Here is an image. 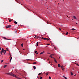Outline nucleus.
Returning <instances> with one entry per match:
<instances>
[{"mask_svg": "<svg viewBox=\"0 0 79 79\" xmlns=\"http://www.w3.org/2000/svg\"><path fill=\"white\" fill-rule=\"evenodd\" d=\"M6 27L7 28H10L11 27V25H7L6 26Z\"/></svg>", "mask_w": 79, "mask_h": 79, "instance_id": "2", "label": "nucleus"}, {"mask_svg": "<svg viewBox=\"0 0 79 79\" xmlns=\"http://www.w3.org/2000/svg\"><path fill=\"white\" fill-rule=\"evenodd\" d=\"M37 38L39 39H42V38L39 36H37Z\"/></svg>", "mask_w": 79, "mask_h": 79, "instance_id": "7", "label": "nucleus"}, {"mask_svg": "<svg viewBox=\"0 0 79 79\" xmlns=\"http://www.w3.org/2000/svg\"><path fill=\"white\" fill-rule=\"evenodd\" d=\"M62 70L64 71V69L63 68L62 69Z\"/></svg>", "mask_w": 79, "mask_h": 79, "instance_id": "27", "label": "nucleus"}, {"mask_svg": "<svg viewBox=\"0 0 79 79\" xmlns=\"http://www.w3.org/2000/svg\"><path fill=\"white\" fill-rule=\"evenodd\" d=\"M17 2L18 3H19V2H18V1H17Z\"/></svg>", "mask_w": 79, "mask_h": 79, "instance_id": "43", "label": "nucleus"}, {"mask_svg": "<svg viewBox=\"0 0 79 79\" xmlns=\"http://www.w3.org/2000/svg\"><path fill=\"white\" fill-rule=\"evenodd\" d=\"M48 60H49V59H48Z\"/></svg>", "mask_w": 79, "mask_h": 79, "instance_id": "49", "label": "nucleus"}, {"mask_svg": "<svg viewBox=\"0 0 79 79\" xmlns=\"http://www.w3.org/2000/svg\"><path fill=\"white\" fill-rule=\"evenodd\" d=\"M7 66V65H4V68H6Z\"/></svg>", "mask_w": 79, "mask_h": 79, "instance_id": "28", "label": "nucleus"}, {"mask_svg": "<svg viewBox=\"0 0 79 79\" xmlns=\"http://www.w3.org/2000/svg\"><path fill=\"white\" fill-rule=\"evenodd\" d=\"M73 18H74V19H76V17H75V16H73Z\"/></svg>", "mask_w": 79, "mask_h": 79, "instance_id": "22", "label": "nucleus"}, {"mask_svg": "<svg viewBox=\"0 0 79 79\" xmlns=\"http://www.w3.org/2000/svg\"><path fill=\"white\" fill-rule=\"evenodd\" d=\"M47 53L49 54H50L48 53Z\"/></svg>", "mask_w": 79, "mask_h": 79, "instance_id": "46", "label": "nucleus"}, {"mask_svg": "<svg viewBox=\"0 0 79 79\" xmlns=\"http://www.w3.org/2000/svg\"><path fill=\"white\" fill-rule=\"evenodd\" d=\"M2 52V53H4V55H5L6 53V50H5L4 51H1Z\"/></svg>", "mask_w": 79, "mask_h": 79, "instance_id": "4", "label": "nucleus"}, {"mask_svg": "<svg viewBox=\"0 0 79 79\" xmlns=\"http://www.w3.org/2000/svg\"><path fill=\"white\" fill-rule=\"evenodd\" d=\"M38 36L36 35V39L37 38Z\"/></svg>", "mask_w": 79, "mask_h": 79, "instance_id": "37", "label": "nucleus"}, {"mask_svg": "<svg viewBox=\"0 0 79 79\" xmlns=\"http://www.w3.org/2000/svg\"><path fill=\"white\" fill-rule=\"evenodd\" d=\"M59 79H60V78H59Z\"/></svg>", "mask_w": 79, "mask_h": 79, "instance_id": "64", "label": "nucleus"}, {"mask_svg": "<svg viewBox=\"0 0 79 79\" xmlns=\"http://www.w3.org/2000/svg\"><path fill=\"white\" fill-rule=\"evenodd\" d=\"M37 63L36 62H34L33 63V64H36Z\"/></svg>", "mask_w": 79, "mask_h": 79, "instance_id": "19", "label": "nucleus"}, {"mask_svg": "<svg viewBox=\"0 0 79 79\" xmlns=\"http://www.w3.org/2000/svg\"><path fill=\"white\" fill-rule=\"evenodd\" d=\"M79 39V37L78 38H77V39Z\"/></svg>", "mask_w": 79, "mask_h": 79, "instance_id": "50", "label": "nucleus"}, {"mask_svg": "<svg viewBox=\"0 0 79 79\" xmlns=\"http://www.w3.org/2000/svg\"><path fill=\"white\" fill-rule=\"evenodd\" d=\"M1 50V48L0 47V50Z\"/></svg>", "mask_w": 79, "mask_h": 79, "instance_id": "47", "label": "nucleus"}, {"mask_svg": "<svg viewBox=\"0 0 79 79\" xmlns=\"http://www.w3.org/2000/svg\"><path fill=\"white\" fill-rule=\"evenodd\" d=\"M44 53V51L43 52H41V53H40V55H41V54H42Z\"/></svg>", "mask_w": 79, "mask_h": 79, "instance_id": "10", "label": "nucleus"}, {"mask_svg": "<svg viewBox=\"0 0 79 79\" xmlns=\"http://www.w3.org/2000/svg\"><path fill=\"white\" fill-rule=\"evenodd\" d=\"M77 73H79V72L78 71V72H77Z\"/></svg>", "mask_w": 79, "mask_h": 79, "instance_id": "51", "label": "nucleus"}, {"mask_svg": "<svg viewBox=\"0 0 79 79\" xmlns=\"http://www.w3.org/2000/svg\"><path fill=\"white\" fill-rule=\"evenodd\" d=\"M58 67H60V64H58Z\"/></svg>", "mask_w": 79, "mask_h": 79, "instance_id": "11", "label": "nucleus"}, {"mask_svg": "<svg viewBox=\"0 0 79 79\" xmlns=\"http://www.w3.org/2000/svg\"><path fill=\"white\" fill-rule=\"evenodd\" d=\"M18 79H20V78H18Z\"/></svg>", "mask_w": 79, "mask_h": 79, "instance_id": "52", "label": "nucleus"}, {"mask_svg": "<svg viewBox=\"0 0 79 79\" xmlns=\"http://www.w3.org/2000/svg\"><path fill=\"white\" fill-rule=\"evenodd\" d=\"M49 63H50V62H49Z\"/></svg>", "mask_w": 79, "mask_h": 79, "instance_id": "59", "label": "nucleus"}, {"mask_svg": "<svg viewBox=\"0 0 79 79\" xmlns=\"http://www.w3.org/2000/svg\"><path fill=\"white\" fill-rule=\"evenodd\" d=\"M76 24H77V23H76Z\"/></svg>", "mask_w": 79, "mask_h": 79, "instance_id": "57", "label": "nucleus"}, {"mask_svg": "<svg viewBox=\"0 0 79 79\" xmlns=\"http://www.w3.org/2000/svg\"><path fill=\"white\" fill-rule=\"evenodd\" d=\"M25 50L24 49H23V50Z\"/></svg>", "mask_w": 79, "mask_h": 79, "instance_id": "53", "label": "nucleus"}, {"mask_svg": "<svg viewBox=\"0 0 79 79\" xmlns=\"http://www.w3.org/2000/svg\"><path fill=\"white\" fill-rule=\"evenodd\" d=\"M61 69H63V66H61Z\"/></svg>", "mask_w": 79, "mask_h": 79, "instance_id": "21", "label": "nucleus"}, {"mask_svg": "<svg viewBox=\"0 0 79 79\" xmlns=\"http://www.w3.org/2000/svg\"><path fill=\"white\" fill-rule=\"evenodd\" d=\"M60 57H59V58L60 59Z\"/></svg>", "mask_w": 79, "mask_h": 79, "instance_id": "63", "label": "nucleus"}, {"mask_svg": "<svg viewBox=\"0 0 79 79\" xmlns=\"http://www.w3.org/2000/svg\"><path fill=\"white\" fill-rule=\"evenodd\" d=\"M12 21V20H11V19H10V20H9V22H11Z\"/></svg>", "mask_w": 79, "mask_h": 79, "instance_id": "18", "label": "nucleus"}, {"mask_svg": "<svg viewBox=\"0 0 79 79\" xmlns=\"http://www.w3.org/2000/svg\"><path fill=\"white\" fill-rule=\"evenodd\" d=\"M2 51H4L5 50H4V49L3 48H2Z\"/></svg>", "mask_w": 79, "mask_h": 79, "instance_id": "17", "label": "nucleus"}, {"mask_svg": "<svg viewBox=\"0 0 79 79\" xmlns=\"http://www.w3.org/2000/svg\"><path fill=\"white\" fill-rule=\"evenodd\" d=\"M11 55H10V57H11Z\"/></svg>", "mask_w": 79, "mask_h": 79, "instance_id": "54", "label": "nucleus"}, {"mask_svg": "<svg viewBox=\"0 0 79 79\" xmlns=\"http://www.w3.org/2000/svg\"><path fill=\"white\" fill-rule=\"evenodd\" d=\"M38 54V53H36V54Z\"/></svg>", "mask_w": 79, "mask_h": 79, "instance_id": "44", "label": "nucleus"}, {"mask_svg": "<svg viewBox=\"0 0 79 79\" xmlns=\"http://www.w3.org/2000/svg\"><path fill=\"white\" fill-rule=\"evenodd\" d=\"M62 77H63L64 78H65V76H64V75Z\"/></svg>", "mask_w": 79, "mask_h": 79, "instance_id": "32", "label": "nucleus"}, {"mask_svg": "<svg viewBox=\"0 0 79 79\" xmlns=\"http://www.w3.org/2000/svg\"><path fill=\"white\" fill-rule=\"evenodd\" d=\"M49 79H51V77H49Z\"/></svg>", "mask_w": 79, "mask_h": 79, "instance_id": "33", "label": "nucleus"}, {"mask_svg": "<svg viewBox=\"0 0 79 79\" xmlns=\"http://www.w3.org/2000/svg\"><path fill=\"white\" fill-rule=\"evenodd\" d=\"M44 40H49V41L50 40H49V39L47 38H44Z\"/></svg>", "mask_w": 79, "mask_h": 79, "instance_id": "6", "label": "nucleus"}, {"mask_svg": "<svg viewBox=\"0 0 79 79\" xmlns=\"http://www.w3.org/2000/svg\"><path fill=\"white\" fill-rule=\"evenodd\" d=\"M59 30H60V31L61 30V29H60V28H59Z\"/></svg>", "mask_w": 79, "mask_h": 79, "instance_id": "41", "label": "nucleus"}, {"mask_svg": "<svg viewBox=\"0 0 79 79\" xmlns=\"http://www.w3.org/2000/svg\"><path fill=\"white\" fill-rule=\"evenodd\" d=\"M37 37V35H35L34 36V37L35 38H36V37Z\"/></svg>", "mask_w": 79, "mask_h": 79, "instance_id": "14", "label": "nucleus"}, {"mask_svg": "<svg viewBox=\"0 0 79 79\" xmlns=\"http://www.w3.org/2000/svg\"><path fill=\"white\" fill-rule=\"evenodd\" d=\"M37 52V51H35V53H36Z\"/></svg>", "mask_w": 79, "mask_h": 79, "instance_id": "38", "label": "nucleus"}, {"mask_svg": "<svg viewBox=\"0 0 79 79\" xmlns=\"http://www.w3.org/2000/svg\"><path fill=\"white\" fill-rule=\"evenodd\" d=\"M68 34H69V32H66V35H68Z\"/></svg>", "mask_w": 79, "mask_h": 79, "instance_id": "15", "label": "nucleus"}, {"mask_svg": "<svg viewBox=\"0 0 79 79\" xmlns=\"http://www.w3.org/2000/svg\"><path fill=\"white\" fill-rule=\"evenodd\" d=\"M48 45H50V44H47Z\"/></svg>", "mask_w": 79, "mask_h": 79, "instance_id": "39", "label": "nucleus"}, {"mask_svg": "<svg viewBox=\"0 0 79 79\" xmlns=\"http://www.w3.org/2000/svg\"><path fill=\"white\" fill-rule=\"evenodd\" d=\"M48 73H47L46 74V75L47 76V75H48Z\"/></svg>", "mask_w": 79, "mask_h": 79, "instance_id": "25", "label": "nucleus"}, {"mask_svg": "<svg viewBox=\"0 0 79 79\" xmlns=\"http://www.w3.org/2000/svg\"><path fill=\"white\" fill-rule=\"evenodd\" d=\"M0 52H1V55H2V52H1V51H0Z\"/></svg>", "mask_w": 79, "mask_h": 79, "instance_id": "29", "label": "nucleus"}, {"mask_svg": "<svg viewBox=\"0 0 79 79\" xmlns=\"http://www.w3.org/2000/svg\"><path fill=\"white\" fill-rule=\"evenodd\" d=\"M53 58L54 59L55 62V63H57V62L56 61V59L55 58H54V57H53Z\"/></svg>", "mask_w": 79, "mask_h": 79, "instance_id": "5", "label": "nucleus"}, {"mask_svg": "<svg viewBox=\"0 0 79 79\" xmlns=\"http://www.w3.org/2000/svg\"><path fill=\"white\" fill-rule=\"evenodd\" d=\"M14 23L16 24H17L18 23L17 22H16V21H15L14 22Z\"/></svg>", "mask_w": 79, "mask_h": 79, "instance_id": "16", "label": "nucleus"}, {"mask_svg": "<svg viewBox=\"0 0 79 79\" xmlns=\"http://www.w3.org/2000/svg\"><path fill=\"white\" fill-rule=\"evenodd\" d=\"M21 46H22V47H23V43L22 44H21Z\"/></svg>", "mask_w": 79, "mask_h": 79, "instance_id": "20", "label": "nucleus"}, {"mask_svg": "<svg viewBox=\"0 0 79 79\" xmlns=\"http://www.w3.org/2000/svg\"><path fill=\"white\" fill-rule=\"evenodd\" d=\"M64 78L65 79H67V78L66 77H64Z\"/></svg>", "mask_w": 79, "mask_h": 79, "instance_id": "36", "label": "nucleus"}, {"mask_svg": "<svg viewBox=\"0 0 79 79\" xmlns=\"http://www.w3.org/2000/svg\"><path fill=\"white\" fill-rule=\"evenodd\" d=\"M13 73V72H11V73Z\"/></svg>", "mask_w": 79, "mask_h": 79, "instance_id": "61", "label": "nucleus"}, {"mask_svg": "<svg viewBox=\"0 0 79 79\" xmlns=\"http://www.w3.org/2000/svg\"><path fill=\"white\" fill-rule=\"evenodd\" d=\"M72 30L73 31H75V29H74V28H73L72 29Z\"/></svg>", "mask_w": 79, "mask_h": 79, "instance_id": "26", "label": "nucleus"}, {"mask_svg": "<svg viewBox=\"0 0 79 79\" xmlns=\"http://www.w3.org/2000/svg\"><path fill=\"white\" fill-rule=\"evenodd\" d=\"M6 49L7 50V51H8V48H6Z\"/></svg>", "mask_w": 79, "mask_h": 79, "instance_id": "45", "label": "nucleus"}, {"mask_svg": "<svg viewBox=\"0 0 79 79\" xmlns=\"http://www.w3.org/2000/svg\"><path fill=\"white\" fill-rule=\"evenodd\" d=\"M76 76V74H75L74 75V76Z\"/></svg>", "mask_w": 79, "mask_h": 79, "instance_id": "48", "label": "nucleus"}, {"mask_svg": "<svg viewBox=\"0 0 79 79\" xmlns=\"http://www.w3.org/2000/svg\"><path fill=\"white\" fill-rule=\"evenodd\" d=\"M3 39H4L5 40H11V39H7V38H6L5 37H4Z\"/></svg>", "mask_w": 79, "mask_h": 79, "instance_id": "3", "label": "nucleus"}, {"mask_svg": "<svg viewBox=\"0 0 79 79\" xmlns=\"http://www.w3.org/2000/svg\"><path fill=\"white\" fill-rule=\"evenodd\" d=\"M41 74V73H39L38 75H40Z\"/></svg>", "mask_w": 79, "mask_h": 79, "instance_id": "34", "label": "nucleus"}, {"mask_svg": "<svg viewBox=\"0 0 79 79\" xmlns=\"http://www.w3.org/2000/svg\"><path fill=\"white\" fill-rule=\"evenodd\" d=\"M53 55L54 56V55H54V54H53Z\"/></svg>", "mask_w": 79, "mask_h": 79, "instance_id": "55", "label": "nucleus"}, {"mask_svg": "<svg viewBox=\"0 0 79 79\" xmlns=\"http://www.w3.org/2000/svg\"><path fill=\"white\" fill-rule=\"evenodd\" d=\"M51 58H53V57H52V56L51 57Z\"/></svg>", "mask_w": 79, "mask_h": 79, "instance_id": "42", "label": "nucleus"}, {"mask_svg": "<svg viewBox=\"0 0 79 79\" xmlns=\"http://www.w3.org/2000/svg\"><path fill=\"white\" fill-rule=\"evenodd\" d=\"M53 55V54H51L50 56V57H52Z\"/></svg>", "mask_w": 79, "mask_h": 79, "instance_id": "12", "label": "nucleus"}, {"mask_svg": "<svg viewBox=\"0 0 79 79\" xmlns=\"http://www.w3.org/2000/svg\"><path fill=\"white\" fill-rule=\"evenodd\" d=\"M67 17L68 18H69V17L68 16V15H67Z\"/></svg>", "mask_w": 79, "mask_h": 79, "instance_id": "40", "label": "nucleus"}, {"mask_svg": "<svg viewBox=\"0 0 79 79\" xmlns=\"http://www.w3.org/2000/svg\"><path fill=\"white\" fill-rule=\"evenodd\" d=\"M25 78V77H24V78Z\"/></svg>", "mask_w": 79, "mask_h": 79, "instance_id": "56", "label": "nucleus"}, {"mask_svg": "<svg viewBox=\"0 0 79 79\" xmlns=\"http://www.w3.org/2000/svg\"><path fill=\"white\" fill-rule=\"evenodd\" d=\"M33 68L34 70L36 69V67L35 66H33Z\"/></svg>", "mask_w": 79, "mask_h": 79, "instance_id": "9", "label": "nucleus"}, {"mask_svg": "<svg viewBox=\"0 0 79 79\" xmlns=\"http://www.w3.org/2000/svg\"><path fill=\"white\" fill-rule=\"evenodd\" d=\"M64 1V0H63Z\"/></svg>", "mask_w": 79, "mask_h": 79, "instance_id": "60", "label": "nucleus"}, {"mask_svg": "<svg viewBox=\"0 0 79 79\" xmlns=\"http://www.w3.org/2000/svg\"><path fill=\"white\" fill-rule=\"evenodd\" d=\"M75 64L78 66H79V64H78L75 63Z\"/></svg>", "mask_w": 79, "mask_h": 79, "instance_id": "24", "label": "nucleus"}, {"mask_svg": "<svg viewBox=\"0 0 79 79\" xmlns=\"http://www.w3.org/2000/svg\"><path fill=\"white\" fill-rule=\"evenodd\" d=\"M71 75H73V73L71 72Z\"/></svg>", "mask_w": 79, "mask_h": 79, "instance_id": "30", "label": "nucleus"}, {"mask_svg": "<svg viewBox=\"0 0 79 79\" xmlns=\"http://www.w3.org/2000/svg\"><path fill=\"white\" fill-rule=\"evenodd\" d=\"M41 37H42V39L44 40V39H45V38H44V37H43V36H42Z\"/></svg>", "mask_w": 79, "mask_h": 79, "instance_id": "23", "label": "nucleus"}, {"mask_svg": "<svg viewBox=\"0 0 79 79\" xmlns=\"http://www.w3.org/2000/svg\"><path fill=\"white\" fill-rule=\"evenodd\" d=\"M6 74H8V75H10V76H13L14 77H15V75L14 74H13V73H6Z\"/></svg>", "mask_w": 79, "mask_h": 79, "instance_id": "1", "label": "nucleus"}, {"mask_svg": "<svg viewBox=\"0 0 79 79\" xmlns=\"http://www.w3.org/2000/svg\"><path fill=\"white\" fill-rule=\"evenodd\" d=\"M36 44H37L35 45V46L36 47L38 46V44H39V42H37V43H36Z\"/></svg>", "mask_w": 79, "mask_h": 79, "instance_id": "8", "label": "nucleus"}, {"mask_svg": "<svg viewBox=\"0 0 79 79\" xmlns=\"http://www.w3.org/2000/svg\"><path fill=\"white\" fill-rule=\"evenodd\" d=\"M25 79H26V78H25Z\"/></svg>", "mask_w": 79, "mask_h": 79, "instance_id": "62", "label": "nucleus"}, {"mask_svg": "<svg viewBox=\"0 0 79 79\" xmlns=\"http://www.w3.org/2000/svg\"><path fill=\"white\" fill-rule=\"evenodd\" d=\"M40 79H42V77H40Z\"/></svg>", "mask_w": 79, "mask_h": 79, "instance_id": "35", "label": "nucleus"}, {"mask_svg": "<svg viewBox=\"0 0 79 79\" xmlns=\"http://www.w3.org/2000/svg\"><path fill=\"white\" fill-rule=\"evenodd\" d=\"M12 57H11L10 60V62H11V60H12Z\"/></svg>", "mask_w": 79, "mask_h": 79, "instance_id": "13", "label": "nucleus"}, {"mask_svg": "<svg viewBox=\"0 0 79 79\" xmlns=\"http://www.w3.org/2000/svg\"><path fill=\"white\" fill-rule=\"evenodd\" d=\"M48 47V46H46V47Z\"/></svg>", "mask_w": 79, "mask_h": 79, "instance_id": "58", "label": "nucleus"}, {"mask_svg": "<svg viewBox=\"0 0 79 79\" xmlns=\"http://www.w3.org/2000/svg\"><path fill=\"white\" fill-rule=\"evenodd\" d=\"M3 61H4L3 60H2L1 61V63H2V62H3Z\"/></svg>", "mask_w": 79, "mask_h": 79, "instance_id": "31", "label": "nucleus"}]
</instances>
